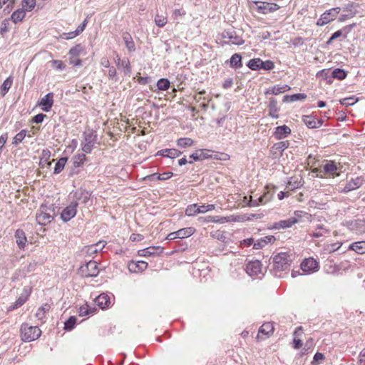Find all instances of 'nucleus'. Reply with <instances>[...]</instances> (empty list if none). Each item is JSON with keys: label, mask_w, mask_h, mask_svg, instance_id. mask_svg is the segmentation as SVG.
I'll list each match as a JSON object with an SVG mask.
<instances>
[{"label": "nucleus", "mask_w": 365, "mask_h": 365, "mask_svg": "<svg viewBox=\"0 0 365 365\" xmlns=\"http://www.w3.org/2000/svg\"><path fill=\"white\" fill-rule=\"evenodd\" d=\"M76 200H81V202L86 204L91 197V194L86 190H82L80 192H76L75 193Z\"/></svg>", "instance_id": "58836bf2"}, {"label": "nucleus", "mask_w": 365, "mask_h": 365, "mask_svg": "<svg viewBox=\"0 0 365 365\" xmlns=\"http://www.w3.org/2000/svg\"><path fill=\"white\" fill-rule=\"evenodd\" d=\"M365 182V180L362 176H359L355 178H351L349 180L345 186L344 187L342 192L344 193L349 192L351 191L355 190L362 186V185Z\"/></svg>", "instance_id": "4468645a"}, {"label": "nucleus", "mask_w": 365, "mask_h": 365, "mask_svg": "<svg viewBox=\"0 0 365 365\" xmlns=\"http://www.w3.org/2000/svg\"><path fill=\"white\" fill-rule=\"evenodd\" d=\"M291 133V129L287 125L277 126L274 132V136L277 140L283 139Z\"/></svg>", "instance_id": "5701e85b"}, {"label": "nucleus", "mask_w": 365, "mask_h": 365, "mask_svg": "<svg viewBox=\"0 0 365 365\" xmlns=\"http://www.w3.org/2000/svg\"><path fill=\"white\" fill-rule=\"evenodd\" d=\"M78 205V202L77 200L73 201L66 207L61 213V220L66 222L71 220L73 217H74L77 212V207Z\"/></svg>", "instance_id": "9b49d317"}, {"label": "nucleus", "mask_w": 365, "mask_h": 365, "mask_svg": "<svg viewBox=\"0 0 365 365\" xmlns=\"http://www.w3.org/2000/svg\"><path fill=\"white\" fill-rule=\"evenodd\" d=\"M83 140L81 141V147L83 153H91L95 148L97 141V134L93 130H86L83 134Z\"/></svg>", "instance_id": "7ed1b4c3"}, {"label": "nucleus", "mask_w": 365, "mask_h": 365, "mask_svg": "<svg viewBox=\"0 0 365 365\" xmlns=\"http://www.w3.org/2000/svg\"><path fill=\"white\" fill-rule=\"evenodd\" d=\"M340 37H343L344 38V31L341 29L340 30H338L336 31V32H334L331 36V37L328 39V41H327V45H330L332 43L333 41L336 39V38H339Z\"/></svg>", "instance_id": "13d9d810"}, {"label": "nucleus", "mask_w": 365, "mask_h": 365, "mask_svg": "<svg viewBox=\"0 0 365 365\" xmlns=\"http://www.w3.org/2000/svg\"><path fill=\"white\" fill-rule=\"evenodd\" d=\"M21 9L26 11H31L36 6V0H22Z\"/></svg>", "instance_id": "a19ab883"}, {"label": "nucleus", "mask_w": 365, "mask_h": 365, "mask_svg": "<svg viewBox=\"0 0 365 365\" xmlns=\"http://www.w3.org/2000/svg\"><path fill=\"white\" fill-rule=\"evenodd\" d=\"M119 70H122L125 76H130L131 74V66L128 58H123V62L118 67Z\"/></svg>", "instance_id": "72a5a7b5"}, {"label": "nucleus", "mask_w": 365, "mask_h": 365, "mask_svg": "<svg viewBox=\"0 0 365 365\" xmlns=\"http://www.w3.org/2000/svg\"><path fill=\"white\" fill-rule=\"evenodd\" d=\"M271 199V195L269 192H267L264 194L263 195L260 196L257 200H252V198L250 200L249 202L247 203L248 206L250 207H255L258 206L260 204H265L268 201H269Z\"/></svg>", "instance_id": "bb28decb"}, {"label": "nucleus", "mask_w": 365, "mask_h": 365, "mask_svg": "<svg viewBox=\"0 0 365 365\" xmlns=\"http://www.w3.org/2000/svg\"><path fill=\"white\" fill-rule=\"evenodd\" d=\"M123 39L124 41L125 45L128 48V51L133 52L135 51V43L133 40L132 36L129 33H125L123 34Z\"/></svg>", "instance_id": "7c9ffc66"}, {"label": "nucleus", "mask_w": 365, "mask_h": 365, "mask_svg": "<svg viewBox=\"0 0 365 365\" xmlns=\"http://www.w3.org/2000/svg\"><path fill=\"white\" fill-rule=\"evenodd\" d=\"M26 130H22L19 133H18L14 138H13L12 143L14 145H18L19 143H21L24 138L26 137Z\"/></svg>", "instance_id": "3c124183"}, {"label": "nucleus", "mask_w": 365, "mask_h": 365, "mask_svg": "<svg viewBox=\"0 0 365 365\" xmlns=\"http://www.w3.org/2000/svg\"><path fill=\"white\" fill-rule=\"evenodd\" d=\"M14 237L16 238V242L19 249L24 250L27 242V237L25 232L21 229H18L15 232Z\"/></svg>", "instance_id": "412c9836"}, {"label": "nucleus", "mask_w": 365, "mask_h": 365, "mask_svg": "<svg viewBox=\"0 0 365 365\" xmlns=\"http://www.w3.org/2000/svg\"><path fill=\"white\" fill-rule=\"evenodd\" d=\"M245 271L251 277L261 279L266 270L263 268L260 261L253 260L247 263Z\"/></svg>", "instance_id": "20e7f679"}, {"label": "nucleus", "mask_w": 365, "mask_h": 365, "mask_svg": "<svg viewBox=\"0 0 365 365\" xmlns=\"http://www.w3.org/2000/svg\"><path fill=\"white\" fill-rule=\"evenodd\" d=\"M247 66L252 71H259L261 69L264 71H271L274 68L273 61L270 60L263 61L259 58L250 59Z\"/></svg>", "instance_id": "39448f33"}, {"label": "nucleus", "mask_w": 365, "mask_h": 365, "mask_svg": "<svg viewBox=\"0 0 365 365\" xmlns=\"http://www.w3.org/2000/svg\"><path fill=\"white\" fill-rule=\"evenodd\" d=\"M20 332L21 340L28 342L38 339L41 334V331L37 326H29L26 323L21 326Z\"/></svg>", "instance_id": "f03ea898"}, {"label": "nucleus", "mask_w": 365, "mask_h": 365, "mask_svg": "<svg viewBox=\"0 0 365 365\" xmlns=\"http://www.w3.org/2000/svg\"><path fill=\"white\" fill-rule=\"evenodd\" d=\"M339 168L334 161L327 160L323 165V174L331 178L339 177L340 173L338 171Z\"/></svg>", "instance_id": "2eb2a0df"}, {"label": "nucleus", "mask_w": 365, "mask_h": 365, "mask_svg": "<svg viewBox=\"0 0 365 365\" xmlns=\"http://www.w3.org/2000/svg\"><path fill=\"white\" fill-rule=\"evenodd\" d=\"M293 255L287 252H282L273 257L271 272L278 278L284 277L290 269L293 261Z\"/></svg>", "instance_id": "f257e3e1"}, {"label": "nucleus", "mask_w": 365, "mask_h": 365, "mask_svg": "<svg viewBox=\"0 0 365 365\" xmlns=\"http://www.w3.org/2000/svg\"><path fill=\"white\" fill-rule=\"evenodd\" d=\"M290 89L288 85H275L272 87L267 88L264 91L265 95H278L284 93Z\"/></svg>", "instance_id": "4be33fe9"}, {"label": "nucleus", "mask_w": 365, "mask_h": 365, "mask_svg": "<svg viewBox=\"0 0 365 365\" xmlns=\"http://www.w3.org/2000/svg\"><path fill=\"white\" fill-rule=\"evenodd\" d=\"M289 143L288 141H280L279 143H274L273 146L272 147V150H274L276 153L277 151H279L280 154L288 148Z\"/></svg>", "instance_id": "49530a36"}, {"label": "nucleus", "mask_w": 365, "mask_h": 365, "mask_svg": "<svg viewBox=\"0 0 365 365\" xmlns=\"http://www.w3.org/2000/svg\"><path fill=\"white\" fill-rule=\"evenodd\" d=\"M356 101L357 99H355L354 97H349L340 100V103L346 106H349L355 104Z\"/></svg>", "instance_id": "0e129e2a"}, {"label": "nucleus", "mask_w": 365, "mask_h": 365, "mask_svg": "<svg viewBox=\"0 0 365 365\" xmlns=\"http://www.w3.org/2000/svg\"><path fill=\"white\" fill-rule=\"evenodd\" d=\"M303 185V181L302 178L299 179L297 177L290 178L287 183V187L290 190H295L301 187Z\"/></svg>", "instance_id": "f704fd0d"}, {"label": "nucleus", "mask_w": 365, "mask_h": 365, "mask_svg": "<svg viewBox=\"0 0 365 365\" xmlns=\"http://www.w3.org/2000/svg\"><path fill=\"white\" fill-rule=\"evenodd\" d=\"M357 7L358 4L354 3H349L346 4L342 10L348 12V14H341L339 18V21L342 22L348 19L354 17L358 12L356 9Z\"/></svg>", "instance_id": "f3484780"}, {"label": "nucleus", "mask_w": 365, "mask_h": 365, "mask_svg": "<svg viewBox=\"0 0 365 365\" xmlns=\"http://www.w3.org/2000/svg\"><path fill=\"white\" fill-rule=\"evenodd\" d=\"M319 269V263L314 258H308L305 259L301 263V269L304 272V274H311Z\"/></svg>", "instance_id": "ddd939ff"}, {"label": "nucleus", "mask_w": 365, "mask_h": 365, "mask_svg": "<svg viewBox=\"0 0 365 365\" xmlns=\"http://www.w3.org/2000/svg\"><path fill=\"white\" fill-rule=\"evenodd\" d=\"M210 157V155H209L207 152H205L204 150H196L195 153L190 155V158L192 159L194 161H201L205 159H207Z\"/></svg>", "instance_id": "2f4dec72"}, {"label": "nucleus", "mask_w": 365, "mask_h": 365, "mask_svg": "<svg viewBox=\"0 0 365 365\" xmlns=\"http://www.w3.org/2000/svg\"><path fill=\"white\" fill-rule=\"evenodd\" d=\"M148 267V263L144 261H130L128 264V269L130 272L138 273L143 272Z\"/></svg>", "instance_id": "6ab92c4d"}, {"label": "nucleus", "mask_w": 365, "mask_h": 365, "mask_svg": "<svg viewBox=\"0 0 365 365\" xmlns=\"http://www.w3.org/2000/svg\"><path fill=\"white\" fill-rule=\"evenodd\" d=\"M230 66L232 68H238L242 66L241 56L238 53L233 54L230 59Z\"/></svg>", "instance_id": "4c0bfd02"}, {"label": "nucleus", "mask_w": 365, "mask_h": 365, "mask_svg": "<svg viewBox=\"0 0 365 365\" xmlns=\"http://www.w3.org/2000/svg\"><path fill=\"white\" fill-rule=\"evenodd\" d=\"M343 225L356 234L365 233V218L346 220L343 222Z\"/></svg>", "instance_id": "6e6552de"}, {"label": "nucleus", "mask_w": 365, "mask_h": 365, "mask_svg": "<svg viewBox=\"0 0 365 365\" xmlns=\"http://www.w3.org/2000/svg\"><path fill=\"white\" fill-rule=\"evenodd\" d=\"M195 230L192 227H185L176 231L178 239H184L193 235Z\"/></svg>", "instance_id": "c756f323"}, {"label": "nucleus", "mask_w": 365, "mask_h": 365, "mask_svg": "<svg viewBox=\"0 0 365 365\" xmlns=\"http://www.w3.org/2000/svg\"><path fill=\"white\" fill-rule=\"evenodd\" d=\"M108 68L109 70L108 72V76L110 78L115 80V81H117L118 79L117 78V72L114 66H110Z\"/></svg>", "instance_id": "774afa93"}, {"label": "nucleus", "mask_w": 365, "mask_h": 365, "mask_svg": "<svg viewBox=\"0 0 365 365\" xmlns=\"http://www.w3.org/2000/svg\"><path fill=\"white\" fill-rule=\"evenodd\" d=\"M297 223V220L295 218L289 217L286 220H280L276 222L274 225V228L275 229H286L292 227L294 225Z\"/></svg>", "instance_id": "a878e982"}, {"label": "nucleus", "mask_w": 365, "mask_h": 365, "mask_svg": "<svg viewBox=\"0 0 365 365\" xmlns=\"http://www.w3.org/2000/svg\"><path fill=\"white\" fill-rule=\"evenodd\" d=\"M36 220L39 225H46L51 222L53 217L41 209L36 214Z\"/></svg>", "instance_id": "b1692460"}, {"label": "nucleus", "mask_w": 365, "mask_h": 365, "mask_svg": "<svg viewBox=\"0 0 365 365\" xmlns=\"http://www.w3.org/2000/svg\"><path fill=\"white\" fill-rule=\"evenodd\" d=\"M342 245V242H336L335 243L329 244L327 246L326 250L329 252H334L336 250H338Z\"/></svg>", "instance_id": "e2e57ef3"}, {"label": "nucleus", "mask_w": 365, "mask_h": 365, "mask_svg": "<svg viewBox=\"0 0 365 365\" xmlns=\"http://www.w3.org/2000/svg\"><path fill=\"white\" fill-rule=\"evenodd\" d=\"M29 294L30 292L26 289H24V293L19 297L15 303L10 307V309H15L22 306L28 299Z\"/></svg>", "instance_id": "cd10ccee"}, {"label": "nucleus", "mask_w": 365, "mask_h": 365, "mask_svg": "<svg viewBox=\"0 0 365 365\" xmlns=\"http://www.w3.org/2000/svg\"><path fill=\"white\" fill-rule=\"evenodd\" d=\"M199 213V205L197 204L190 205L185 210V215L187 216H194Z\"/></svg>", "instance_id": "de8ad7c7"}, {"label": "nucleus", "mask_w": 365, "mask_h": 365, "mask_svg": "<svg viewBox=\"0 0 365 365\" xmlns=\"http://www.w3.org/2000/svg\"><path fill=\"white\" fill-rule=\"evenodd\" d=\"M98 273L99 269L97 262L91 259L81 266L79 269V274L83 277H96Z\"/></svg>", "instance_id": "423d86ee"}, {"label": "nucleus", "mask_w": 365, "mask_h": 365, "mask_svg": "<svg viewBox=\"0 0 365 365\" xmlns=\"http://www.w3.org/2000/svg\"><path fill=\"white\" fill-rule=\"evenodd\" d=\"M269 115L274 119L278 118L279 115L277 114L278 111L277 101L274 98L269 99Z\"/></svg>", "instance_id": "e433bc0d"}, {"label": "nucleus", "mask_w": 365, "mask_h": 365, "mask_svg": "<svg viewBox=\"0 0 365 365\" xmlns=\"http://www.w3.org/2000/svg\"><path fill=\"white\" fill-rule=\"evenodd\" d=\"M66 162L67 158H61L55 165L53 173L57 175L61 173L66 165Z\"/></svg>", "instance_id": "37998d69"}, {"label": "nucleus", "mask_w": 365, "mask_h": 365, "mask_svg": "<svg viewBox=\"0 0 365 365\" xmlns=\"http://www.w3.org/2000/svg\"><path fill=\"white\" fill-rule=\"evenodd\" d=\"M53 105V93H48L40 101L41 109L45 112H48Z\"/></svg>", "instance_id": "aec40b11"}, {"label": "nucleus", "mask_w": 365, "mask_h": 365, "mask_svg": "<svg viewBox=\"0 0 365 365\" xmlns=\"http://www.w3.org/2000/svg\"><path fill=\"white\" fill-rule=\"evenodd\" d=\"M83 51V47L81 44L72 47L69 51L70 58H77Z\"/></svg>", "instance_id": "8fccbe9b"}, {"label": "nucleus", "mask_w": 365, "mask_h": 365, "mask_svg": "<svg viewBox=\"0 0 365 365\" xmlns=\"http://www.w3.org/2000/svg\"><path fill=\"white\" fill-rule=\"evenodd\" d=\"M307 98V96L304 93H297L291 96H284V102H294L297 101H302Z\"/></svg>", "instance_id": "79ce46f5"}, {"label": "nucleus", "mask_w": 365, "mask_h": 365, "mask_svg": "<svg viewBox=\"0 0 365 365\" xmlns=\"http://www.w3.org/2000/svg\"><path fill=\"white\" fill-rule=\"evenodd\" d=\"M348 250H353L359 255L365 254V241L353 242L349 246Z\"/></svg>", "instance_id": "c85d7f7f"}, {"label": "nucleus", "mask_w": 365, "mask_h": 365, "mask_svg": "<svg viewBox=\"0 0 365 365\" xmlns=\"http://www.w3.org/2000/svg\"><path fill=\"white\" fill-rule=\"evenodd\" d=\"M50 309V305L47 303L43 304L41 307H40L35 316L37 318L38 321L41 322V324L45 323L46 319V314Z\"/></svg>", "instance_id": "393cba45"}, {"label": "nucleus", "mask_w": 365, "mask_h": 365, "mask_svg": "<svg viewBox=\"0 0 365 365\" xmlns=\"http://www.w3.org/2000/svg\"><path fill=\"white\" fill-rule=\"evenodd\" d=\"M76 320L77 319H76V317H73V316L70 317L68 318V319L64 324V329L66 331L72 330L75 327Z\"/></svg>", "instance_id": "5fc2aeb1"}, {"label": "nucleus", "mask_w": 365, "mask_h": 365, "mask_svg": "<svg viewBox=\"0 0 365 365\" xmlns=\"http://www.w3.org/2000/svg\"><path fill=\"white\" fill-rule=\"evenodd\" d=\"M86 154V153H81V154L76 155L73 157V165H74L75 168H78V167H81V166H82L83 165V163L87 160Z\"/></svg>", "instance_id": "ea45409f"}, {"label": "nucleus", "mask_w": 365, "mask_h": 365, "mask_svg": "<svg viewBox=\"0 0 365 365\" xmlns=\"http://www.w3.org/2000/svg\"><path fill=\"white\" fill-rule=\"evenodd\" d=\"M215 205H212V204H210V205H199L200 213H205L208 211H212V210H215Z\"/></svg>", "instance_id": "338daca9"}, {"label": "nucleus", "mask_w": 365, "mask_h": 365, "mask_svg": "<svg viewBox=\"0 0 365 365\" xmlns=\"http://www.w3.org/2000/svg\"><path fill=\"white\" fill-rule=\"evenodd\" d=\"M157 87L160 91H167L170 88V81L167 78H160L157 82Z\"/></svg>", "instance_id": "603ef678"}, {"label": "nucleus", "mask_w": 365, "mask_h": 365, "mask_svg": "<svg viewBox=\"0 0 365 365\" xmlns=\"http://www.w3.org/2000/svg\"><path fill=\"white\" fill-rule=\"evenodd\" d=\"M26 16V11L22 9L21 8V9H19L17 10H16L15 11H14L11 16V20L16 24L18 22H21L23 21V19L25 18Z\"/></svg>", "instance_id": "473e14b6"}, {"label": "nucleus", "mask_w": 365, "mask_h": 365, "mask_svg": "<svg viewBox=\"0 0 365 365\" xmlns=\"http://www.w3.org/2000/svg\"><path fill=\"white\" fill-rule=\"evenodd\" d=\"M341 9L340 7H334L329 10H327L324 11L320 16V18L317 21V25L318 26H323L328 23L334 20L338 15V14L341 11Z\"/></svg>", "instance_id": "0eeeda50"}, {"label": "nucleus", "mask_w": 365, "mask_h": 365, "mask_svg": "<svg viewBox=\"0 0 365 365\" xmlns=\"http://www.w3.org/2000/svg\"><path fill=\"white\" fill-rule=\"evenodd\" d=\"M166 152L167 158H175L177 157H179L182 154L180 151L175 148L167 149Z\"/></svg>", "instance_id": "052dcab7"}, {"label": "nucleus", "mask_w": 365, "mask_h": 365, "mask_svg": "<svg viewBox=\"0 0 365 365\" xmlns=\"http://www.w3.org/2000/svg\"><path fill=\"white\" fill-rule=\"evenodd\" d=\"M317 118L312 115H304L302 121L309 128H316Z\"/></svg>", "instance_id": "a18cd8bd"}, {"label": "nucleus", "mask_w": 365, "mask_h": 365, "mask_svg": "<svg viewBox=\"0 0 365 365\" xmlns=\"http://www.w3.org/2000/svg\"><path fill=\"white\" fill-rule=\"evenodd\" d=\"M93 312H89V306L88 304H85L80 307L79 309V315L83 316H87L90 314H93Z\"/></svg>", "instance_id": "69168bd1"}, {"label": "nucleus", "mask_w": 365, "mask_h": 365, "mask_svg": "<svg viewBox=\"0 0 365 365\" xmlns=\"http://www.w3.org/2000/svg\"><path fill=\"white\" fill-rule=\"evenodd\" d=\"M13 83V78L12 77L9 76L8 77L3 83L1 86V90L3 92V96H4L11 88Z\"/></svg>", "instance_id": "6e6d98bb"}, {"label": "nucleus", "mask_w": 365, "mask_h": 365, "mask_svg": "<svg viewBox=\"0 0 365 365\" xmlns=\"http://www.w3.org/2000/svg\"><path fill=\"white\" fill-rule=\"evenodd\" d=\"M222 37L224 39H228L227 43L234 44V45H242L245 43V41L242 38L237 35L236 31L233 29H227L222 32Z\"/></svg>", "instance_id": "f8f14e48"}, {"label": "nucleus", "mask_w": 365, "mask_h": 365, "mask_svg": "<svg viewBox=\"0 0 365 365\" xmlns=\"http://www.w3.org/2000/svg\"><path fill=\"white\" fill-rule=\"evenodd\" d=\"M257 10L259 13L267 14L279 9V6L274 3L255 2Z\"/></svg>", "instance_id": "dca6fc26"}, {"label": "nucleus", "mask_w": 365, "mask_h": 365, "mask_svg": "<svg viewBox=\"0 0 365 365\" xmlns=\"http://www.w3.org/2000/svg\"><path fill=\"white\" fill-rule=\"evenodd\" d=\"M168 22L167 17L157 14L155 16V23L158 27H163Z\"/></svg>", "instance_id": "864d4df0"}, {"label": "nucleus", "mask_w": 365, "mask_h": 365, "mask_svg": "<svg viewBox=\"0 0 365 365\" xmlns=\"http://www.w3.org/2000/svg\"><path fill=\"white\" fill-rule=\"evenodd\" d=\"M346 71L341 68H335L331 72V77L338 80H344L346 78Z\"/></svg>", "instance_id": "09e8293b"}, {"label": "nucleus", "mask_w": 365, "mask_h": 365, "mask_svg": "<svg viewBox=\"0 0 365 365\" xmlns=\"http://www.w3.org/2000/svg\"><path fill=\"white\" fill-rule=\"evenodd\" d=\"M219 221H220V223H224L225 222H239L240 221V219L238 215H230L229 217H222L219 218Z\"/></svg>", "instance_id": "680f3d73"}, {"label": "nucleus", "mask_w": 365, "mask_h": 365, "mask_svg": "<svg viewBox=\"0 0 365 365\" xmlns=\"http://www.w3.org/2000/svg\"><path fill=\"white\" fill-rule=\"evenodd\" d=\"M274 331V326L270 322L264 323L259 329V334H263L269 336Z\"/></svg>", "instance_id": "c9c22d12"}, {"label": "nucleus", "mask_w": 365, "mask_h": 365, "mask_svg": "<svg viewBox=\"0 0 365 365\" xmlns=\"http://www.w3.org/2000/svg\"><path fill=\"white\" fill-rule=\"evenodd\" d=\"M106 241H99L96 244L84 247L81 250V255L85 257H94V256L101 251L106 246Z\"/></svg>", "instance_id": "1a4fd4ad"}, {"label": "nucleus", "mask_w": 365, "mask_h": 365, "mask_svg": "<svg viewBox=\"0 0 365 365\" xmlns=\"http://www.w3.org/2000/svg\"><path fill=\"white\" fill-rule=\"evenodd\" d=\"M193 143L194 141L190 138H181L177 140V145L182 148L192 146Z\"/></svg>", "instance_id": "c03bdc74"}, {"label": "nucleus", "mask_w": 365, "mask_h": 365, "mask_svg": "<svg viewBox=\"0 0 365 365\" xmlns=\"http://www.w3.org/2000/svg\"><path fill=\"white\" fill-rule=\"evenodd\" d=\"M51 66L57 71H63L66 68V65L61 60H52L50 61Z\"/></svg>", "instance_id": "4d7b16f0"}, {"label": "nucleus", "mask_w": 365, "mask_h": 365, "mask_svg": "<svg viewBox=\"0 0 365 365\" xmlns=\"http://www.w3.org/2000/svg\"><path fill=\"white\" fill-rule=\"evenodd\" d=\"M163 248L160 246H150L143 250H140L138 254L140 257H150L159 255L163 252Z\"/></svg>", "instance_id": "a211bd4d"}, {"label": "nucleus", "mask_w": 365, "mask_h": 365, "mask_svg": "<svg viewBox=\"0 0 365 365\" xmlns=\"http://www.w3.org/2000/svg\"><path fill=\"white\" fill-rule=\"evenodd\" d=\"M114 301V296L112 293H102L95 299L96 304L101 309H106L110 307Z\"/></svg>", "instance_id": "9d476101"}, {"label": "nucleus", "mask_w": 365, "mask_h": 365, "mask_svg": "<svg viewBox=\"0 0 365 365\" xmlns=\"http://www.w3.org/2000/svg\"><path fill=\"white\" fill-rule=\"evenodd\" d=\"M9 31V19H5L2 21L0 26V34L4 35Z\"/></svg>", "instance_id": "bf43d9fd"}]
</instances>
